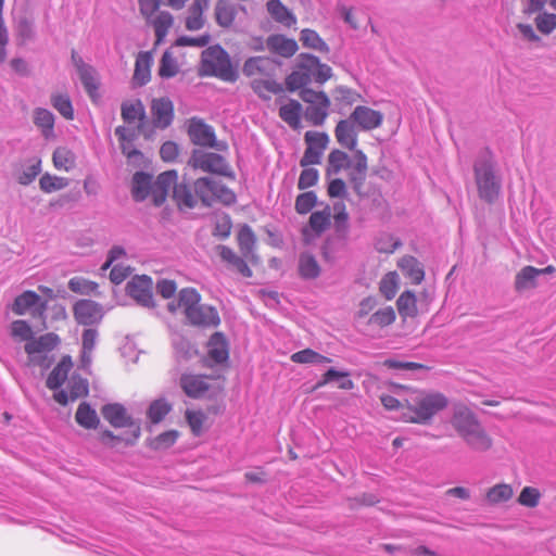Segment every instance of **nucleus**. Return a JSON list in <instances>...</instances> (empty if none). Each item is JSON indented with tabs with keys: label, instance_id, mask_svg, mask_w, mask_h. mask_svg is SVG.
Listing matches in <instances>:
<instances>
[{
	"label": "nucleus",
	"instance_id": "obj_1",
	"mask_svg": "<svg viewBox=\"0 0 556 556\" xmlns=\"http://www.w3.org/2000/svg\"><path fill=\"white\" fill-rule=\"evenodd\" d=\"M450 425L472 452L486 453L493 447V439L482 426L478 416L464 403H455Z\"/></svg>",
	"mask_w": 556,
	"mask_h": 556
},
{
	"label": "nucleus",
	"instance_id": "obj_2",
	"mask_svg": "<svg viewBox=\"0 0 556 556\" xmlns=\"http://www.w3.org/2000/svg\"><path fill=\"white\" fill-rule=\"evenodd\" d=\"M409 392L410 399L402 413L405 422L428 425L433 417L448 406V399L439 391L401 387Z\"/></svg>",
	"mask_w": 556,
	"mask_h": 556
},
{
	"label": "nucleus",
	"instance_id": "obj_3",
	"mask_svg": "<svg viewBox=\"0 0 556 556\" xmlns=\"http://www.w3.org/2000/svg\"><path fill=\"white\" fill-rule=\"evenodd\" d=\"M167 307L170 313L182 311L188 323L195 327L213 328L220 324L217 309L201 303V295L193 288L181 289L177 301L169 302Z\"/></svg>",
	"mask_w": 556,
	"mask_h": 556
},
{
	"label": "nucleus",
	"instance_id": "obj_4",
	"mask_svg": "<svg viewBox=\"0 0 556 556\" xmlns=\"http://www.w3.org/2000/svg\"><path fill=\"white\" fill-rule=\"evenodd\" d=\"M478 194L486 203H494L501 193V179L495 175L493 155L489 149L482 151L473 165Z\"/></svg>",
	"mask_w": 556,
	"mask_h": 556
},
{
	"label": "nucleus",
	"instance_id": "obj_5",
	"mask_svg": "<svg viewBox=\"0 0 556 556\" xmlns=\"http://www.w3.org/2000/svg\"><path fill=\"white\" fill-rule=\"evenodd\" d=\"M200 76H215L225 81H235L237 73L233 70L229 55L219 46L205 49L201 55Z\"/></svg>",
	"mask_w": 556,
	"mask_h": 556
},
{
	"label": "nucleus",
	"instance_id": "obj_6",
	"mask_svg": "<svg viewBox=\"0 0 556 556\" xmlns=\"http://www.w3.org/2000/svg\"><path fill=\"white\" fill-rule=\"evenodd\" d=\"M60 342L61 340L59 336L53 332H48L38 338L28 340L24 346L28 356V365L48 368L51 364L49 354L60 344Z\"/></svg>",
	"mask_w": 556,
	"mask_h": 556
},
{
	"label": "nucleus",
	"instance_id": "obj_7",
	"mask_svg": "<svg viewBox=\"0 0 556 556\" xmlns=\"http://www.w3.org/2000/svg\"><path fill=\"white\" fill-rule=\"evenodd\" d=\"M101 414L112 427L129 429V435L124 440V444L134 445L137 442L141 434L140 425L132 419L122 404H106L102 406Z\"/></svg>",
	"mask_w": 556,
	"mask_h": 556
},
{
	"label": "nucleus",
	"instance_id": "obj_8",
	"mask_svg": "<svg viewBox=\"0 0 556 556\" xmlns=\"http://www.w3.org/2000/svg\"><path fill=\"white\" fill-rule=\"evenodd\" d=\"M194 192L201 202L211 206L214 203L230 205L236 202L233 191L210 178H199L194 181Z\"/></svg>",
	"mask_w": 556,
	"mask_h": 556
},
{
	"label": "nucleus",
	"instance_id": "obj_9",
	"mask_svg": "<svg viewBox=\"0 0 556 556\" xmlns=\"http://www.w3.org/2000/svg\"><path fill=\"white\" fill-rule=\"evenodd\" d=\"M300 98L307 104L304 116L314 126H321L329 114L330 99L323 91L305 88L300 91Z\"/></svg>",
	"mask_w": 556,
	"mask_h": 556
},
{
	"label": "nucleus",
	"instance_id": "obj_10",
	"mask_svg": "<svg viewBox=\"0 0 556 556\" xmlns=\"http://www.w3.org/2000/svg\"><path fill=\"white\" fill-rule=\"evenodd\" d=\"M306 149L300 161L302 167L317 165L321 162L324 152L329 143V136L323 131L308 130L304 135Z\"/></svg>",
	"mask_w": 556,
	"mask_h": 556
},
{
	"label": "nucleus",
	"instance_id": "obj_11",
	"mask_svg": "<svg viewBox=\"0 0 556 556\" xmlns=\"http://www.w3.org/2000/svg\"><path fill=\"white\" fill-rule=\"evenodd\" d=\"M189 165L195 169H201L207 173L226 174L227 163L225 159L213 152H204L201 150L193 151Z\"/></svg>",
	"mask_w": 556,
	"mask_h": 556
},
{
	"label": "nucleus",
	"instance_id": "obj_12",
	"mask_svg": "<svg viewBox=\"0 0 556 556\" xmlns=\"http://www.w3.org/2000/svg\"><path fill=\"white\" fill-rule=\"evenodd\" d=\"M214 378L195 374H184L179 379V384L185 394L192 399H200L208 394L214 389L211 383Z\"/></svg>",
	"mask_w": 556,
	"mask_h": 556
},
{
	"label": "nucleus",
	"instance_id": "obj_13",
	"mask_svg": "<svg viewBox=\"0 0 556 556\" xmlns=\"http://www.w3.org/2000/svg\"><path fill=\"white\" fill-rule=\"evenodd\" d=\"M127 293L143 306L153 305V282L146 275L136 276L127 283Z\"/></svg>",
	"mask_w": 556,
	"mask_h": 556
},
{
	"label": "nucleus",
	"instance_id": "obj_14",
	"mask_svg": "<svg viewBox=\"0 0 556 556\" xmlns=\"http://www.w3.org/2000/svg\"><path fill=\"white\" fill-rule=\"evenodd\" d=\"M76 321L84 326H91L101 321L102 307L91 300H79L73 308Z\"/></svg>",
	"mask_w": 556,
	"mask_h": 556
},
{
	"label": "nucleus",
	"instance_id": "obj_15",
	"mask_svg": "<svg viewBox=\"0 0 556 556\" xmlns=\"http://www.w3.org/2000/svg\"><path fill=\"white\" fill-rule=\"evenodd\" d=\"M88 394V382L78 375H73L67 382V390H60L53 394V399L60 405H67L70 401L74 402Z\"/></svg>",
	"mask_w": 556,
	"mask_h": 556
},
{
	"label": "nucleus",
	"instance_id": "obj_16",
	"mask_svg": "<svg viewBox=\"0 0 556 556\" xmlns=\"http://www.w3.org/2000/svg\"><path fill=\"white\" fill-rule=\"evenodd\" d=\"M177 181V173L175 170H167L159 175L156 181L150 187V194L154 205H162L173 186Z\"/></svg>",
	"mask_w": 556,
	"mask_h": 556
},
{
	"label": "nucleus",
	"instance_id": "obj_17",
	"mask_svg": "<svg viewBox=\"0 0 556 556\" xmlns=\"http://www.w3.org/2000/svg\"><path fill=\"white\" fill-rule=\"evenodd\" d=\"M276 64L275 62L265 56H254L250 58L244 62L242 72L243 74L251 78V80H255L257 78H263L265 76H270L275 73Z\"/></svg>",
	"mask_w": 556,
	"mask_h": 556
},
{
	"label": "nucleus",
	"instance_id": "obj_18",
	"mask_svg": "<svg viewBox=\"0 0 556 556\" xmlns=\"http://www.w3.org/2000/svg\"><path fill=\"white\" fill-rule=\"evenodd\" d=\"M299 66L311 72L312 79L318 84H324L332 75V70L330 66L327 64H321L318 58L311 54L302 53L299 56Z\"/></svg>",
	"mask_w": 556,
	"mask_h": 556
},
{
	"label": "nucleus",
	"instance_id": "obj_19",
	"mask_svg": "<svg viewBox=\"0 0 556 556\" xmlns=\"http://www.w3.org/2000/svg\"><path fill=\"white\" fill-rule=\"evenodd\" d=\"M72 59L78 72L79 78L91 99L98 98L99 81L93 67L87 65L81 58L73 53Z\"/></svg>",
	"mask_w": 556,
	"mask_h": 556
},
{
	"label": "nucleus",
	"instance_id": "obj_20",
	"mask_svg": "<svg viewBox=\"0 0 556 556\" xmlns=\"http://www.w3.org/2000/svg\"><path fill=\"white\" fill-rule=\"evenodd\" d=\"M191 141L197 146L215 148V134L211 126L199 119H191L188 129Z\"/></svg>",
	"mask_w": 556,
	"mask_h": 556
},
{
	"label": "nucleus",
	"instance_id": "obj_21",
	"mask_svg": "<svg viewBox=\"0 0 556 556\" xmlns=\"http://www.w3.org/2000/svg\"><path fill=\"white\" fill-rule=\"evenodd\" d=\"M364 130H371L379 127L382 123L383 115L368 106H356L350 117Z\"/></svg>",
	"mask_w": 556,
	"mask_h": 556
},
{
	"label": "nucleus",
	"instance_id": "obj_22",
	"mask_svg": "<svg viewBox=\"0 0 556 556\" xmlns=\"http://www.w3.org/2000/svg\"><path fill=\"white\" fill-rule=\"evenodd\" d=\"M331 223V210L326 206L323 211L312 213L309 217L308 227L303 229V237L306 242L312 240V232L315 236H320L326 229L329 228Z\"/></svg>",
	"mask_w": 556,
	"mask_h": 556
},
{
	"label": "nucleus",
	"instance_id": "obj_23",
	"mask_svg": "<svg viewBox=\"0 0 556 556\" xmlns=\"http://www.w3.org/2000/svg\"><path fill=\"white\" fill-rule=\"evenodd\" d=\"M155 127L166 128L174 118V105L167 98L154 99L151 105Z\"/></svg>",
	"mask_w": 556,
	"mask_h": 556
},
{
	"label": "nucleus",
	"instance_id": "obj_24",
	"mask_svg": "<svg viewBox=\"0 0 556 556\" xmlns=\"http://www.w3.org/2000/svg\"><path fill=\"white\" fill-rule=\"evenodd\" d=\"M396 319L395 311L392 306L378 307L365 320V327L370 331H379L391 326Z\"/></svg>",
	"mask_w": 556,
	"mask_h": 556
},
{
	"label": "nucleus",
	"instance_id": "obj_25",
	"mask_svg": "<svg viewBox=\"0 0 556 556\" xmlns=\"http://www.w3.org/2000/svg\"><path fill=\"white\" fill-rule=\"evenodd\" d=\"M238 15V8L230 0H217L214 8V17L218 26L230 28Z\"/></svg>",
	"mask_w": 556,
	"mask_h": 556
},
{
	"label": "nucleus",
	"instance_id": "obj_26",
	"mask_svg": "<svg viewBox=\"0 0 556 556\" xmlns=\"http://www.w3.org/2000/svg\"><path fill=\"white\" fill-rule=\"evenodd\" d=\"M515 491L511 484L501 482L485 490L484 502L490 506H496L509 502Z\"/></svg>",
	"mask_w": 556,
	"mask_h": 556
},
{
	"label": "nucleus",
	"instance_id": "obj_27",
	"mask_svg": "<svg viewBox=\"0 0 556 556\" xmlns=\"http://www.w3.org/2000/svg\"><path fill=\"white\" fill-rule=\"evenodd\" d=\"M152 62L153 59L150 52L138 53L132 75L134 85L141 87L150 81Z\"/></svg>",
	"mask_w": 556,
	"mask_h": 556
},
{
	"label": "nucleus",
	"instance_id": "obj_28",
	"mask_svg": "<svg viewBox=\"0 0 556 556\" xmlns=\"http://www.w3.org/2000/svg\"><path fill=\"white\" fill-rule=\"evenodd\" d=\"M72 368L73 362L71 356H63L58 365L49 374L46 382L47 387L50 390H58L67 379Z\"/></svg>",
	"mask_w": 556,
	"mask_h": 556
},
{
	"label": "nucleus",
	"instance_id": "obj_29",
	"mask_svg": "<svg viewBox=\"0 0 556 556\" xmlns=\"http://www.w3.org/2000/svg\"><path fill=\"white\" fill-rule=\"evenodd\" d=\"M207 354L217 364L227 362L229 357L228 342L222 332H215L210 338Z\"/></svg>",
	"mask_w": 556,
	"mask_h": 556
},
{
	"label": "nucleus",
	"instance_id": "obj_30",
	"mask_svg": "<svg viewBox=\"0 0 556 556\" xmlns=\"http://www.w3.org/2000/svg\"><path fill=\"white\" fill-rule=\"evenodd\" d=\"M268 49L283 58H290L298 51V43L294 39L282 35H273L267 39Z\"/></svg>",
	"mask_w": 556,
	"mask_h": 556
},
{
	"label": "nucleus",
	"instance_id": "obj_31",
	"mask_svg": "<svg viewBox=\"0 0 556 556\" xmlns=\"http://www.w3.org/2000/svg\"><path fill=\"white\" fill-rule=\"evenodd\" d=\"M115 135L118 137L122 152L127 156V159L131 160L142 156L141 152L134 148V141L137 137L135 129L118 126L115 129Z\"/></svg>",
	"mask_w": 556,
	"mask_h": 556
},
{
	"label": "nucleus",
	"instance_id": "obj_32",
	"mask_svg": "<svg viewBox=\"0 0 556 556\" xmlns=\"http://www.w3.org/2000/svg\"><path fill=\"white\" fill-rule=\"evenodd\" d=\"M331 381H337L338 388L341 390H352L355 387L353 380L350 378V372L330 368L321 376V379L314 386L313 390L323 388Z\"/></svg>",
	"mask_w": 556,
	"mask_h": 556
},
{
	"label": "nucleus",
	"instance_id": "obj_33",
	"mask_svg": "<svg viewBox=\"0 0 556 556\" xmlns=\"http://www.w3.org/2000/svg\"><path fill=\"white\" fill-rule=\"evenodd\" d=\"M337 141L349 150H354L357 144V134L353 124L348 119L340 121L334 129Z\"/></svg>",
	"mask_w": 556,
	"mask_h": 556
},
{
	"label": "nucleus",
	"instance_id": "obj_34",
	"mask_svg": "<svg viewBox=\"0 0 556 556\" xmlns=\"http://www.w3.org/2000/svg\"><path fill=\"white\" fill-rule=\"evenodd\" d=\"M397 266L402 273L415 285H419L425 278V271L418 260L410 255L403 256Z\"/></svg>",
	"mask_w": 556,
	"mask_h": 556
},
{
	"label": "nucleus",
	"instance_id": "obj_35",
	"mask_svg": "<svg viewBox=\"0 0 556 556\" xmlns=\"http://www.w3.org/2000/svg\"><path fill=\"white\" fill-rule=\"evenodd\" d=\"M237 239L240 252L243 255V257L252 263H257L258 258L254 254V245L256 242V238L252 229L247 225L243 226L239 230Z\"/></svg>",
	"mask_w": 556,
	"mask_h": 556
},
{
	"label": "nucleus",
	"instance_id": "obj_36",
	"mask_svg": "<svg viewBox=\"0 0 556 556\" xmlns=\"http://www.w3.org/2000/svg\"><path fill=\"white\" fill-rule=\"evenodd\" d=\"M251 88L260 98L265 100L269 99L271 94L280 93L283 90L282 86L275 80L274 74L251 80Z\"/></svg>",
	"mask_w": 556,
	"mask_h": 556
},
{
	"label": "nucleus",
	"instance_id": "obj_37",
	"mask_svg": "<svg viewBox=\"0 0 556 556\" xmlns=\"http://www.w3.org/2000/svg\"><path fill=\"white\" fill-rule=\"evenodd\" d=\"M301 113L302 105L296 100H289L279 109V117L293 129L301 127Z\"/></svg>",
	"mask_w": 556,
	"mask_h": 556
},
{
	"label": "nucleus",
	"instance_id": "obj_38",
	"mask_svg": "<svg viewBox=\"0 0 556 556\" xmlns=\"http://www.w3.org/2000/svg\"><path fill=\"white\" fill-rule=\"evenodd\" d=\"M75 420L80 427L87 430L97 429L100 424L97 412L86 402H81L78 405Z\"/></svg>",
	"mask_w": 556,
	"mask_h": 556
},
{
	"label": "nucleus",
	"instance_id": "obj_39",
	"mask_svg": "<svg viewBox=\"0 0 556 556\" xmlns=\"http://www.w3.org/2000/svg\"><path fill=\"white\" fill-rule=\"evenodd\" d=\"M368 169L367 156L363 151L357 150L354 153V163L352 165V172L350 174L351 181L354 184V188L358 190L366 178Z\"/></svg>",
	"mask_w": 556,
	"mask_h": 556
},
{
	"label": "nucleus",
	"instance_id": "obj_40",
	"mask_svg": "<svg viewBox=\"0 0 556 556\" xmlns=\"http://www.w3.org/2000/svg\"><path fill=\"white\" fill-rule=\"evenodd\" d=\"M539 277L538 268L533 266H525L515 277V289L522 292L536 287V278Z\"/></svg>",
	"mask_w": 556,
	"mask_h": 556
},
{
	"label": "nucleus",
	"instance_id": "obj_41",
	"mask_svg": "<svg viewBox=\"0 0 556 556\" xmlns=\"http://www.w3.org/2000/svg\"><path fill=\"white\" fill-rule=\"evenodd\" d=\"M219 255L223 261H225L228 265H230L233 269H236L243 277L249 278L252 276V270L248 266L245 260L238 256L230 248L220 247Z\"/></svg>",
	"mask_w": 556,
	"mask_h": 556
},
{
	"label": "nucleus",
	"instance_id": "obj_42",
	"mask_svg": "<svg viewBox=\"0 0 556 556\" xmlns=\"http://www.w3.org/2000/svg\"><path fill=\"white\" fill-rule=\"evenodd\" d=\"M396 307L401 317L414 318L418 315L417 299L414 292L404 291L396 301Z\"/></svg>",
	"mask_w": 556,
	"mask_h": 556
},
{
	"label": "nucleus",
	"instance_id": "obj_43",
	"mask_svg": "<svg viewBox=\"0 0 556 556\" xmlns=\"http://www.w3.org/2000/svg\"><path fill=\"white\" fill-rule=\"evenodd\" d=\"M147 22L153 26L156 43H160L163 41L168 30L173 26L174 17L169 12L162 11L155 17H151V20Z\"/></svg>",
	"mask_w": 556,
	"mask_h": 556
},
{
	"label": "nucleus",
	"instance_id": "obj_44",
	"mask_svg": "<svg viewBox=\"0 0 556 556\" xmlns=\"http://www.w3.org/2000/svg\"><path fill=\"white\" fill-rule=\"evenodd\" d=\"M122 117L127 124H137L141 128V122L144 118V108L140 101L125 102L122 105Z\"/></svg>",
	"mask_w": 556,
	"mask_h": 556
},
{
	"label": "nucleus",
	"instance_id": "obj_45",
	"mask_svg": "<svg viewBox=\"0 0 556 556\" xmlns=\"http://www.w3.org/2000/svg\"><path fill=\"white\" fill-rule=\"evenodd\" d=\"M207 8H202L200 5L191 4L188 8L187 15L185 17V27L187 30L197 31L204 27L205 25V11Z\"/></svg>",
	"mask_w": 556,
	"mask_h": 556
},
{
	"label": "nucleus",
	"instance_id": "obj_46",
	"mask_svg": "<svg viewBox=\"0 0 556 556\" xmlns=\"http://www.w3.org/2000/svg\"><path fill=\"white\" fill-rule=\"evenodd\" d=\"M173 199L179 208H192L197 203L191 189L186 184H177V181L173 186Z\"/></svg>",
	"mask_w": 556,
	"mask_h": 556
},
{
	"label": "nucleus",
	"instance_id": "obj_47",
	"mask_svg": "<svg viewBox=\"0 0 556 556\" xmlns=\"http://www.w3.org/2000/svg\"><path fill=\"white\" fill-rule=\"evenodd\" d=\"M151 176L142 172H138L132 177L131 193L136 201H142L150 194Z\"/></svg>",
	"mask_w": 556,
	"mask_h": 556
},
{
	"label": "nucleus",
	"instance_id": "obj_48",
	"mask_svg": "<svg viewBox=\"0 0 556 556\" xmlns=\"http://www.w3.org/2000/svg\"><path fill=\"white\" fill-rule=\"evenodd\" d=\"M34 123L40 128L46 138L53 135L54 116L50 111L41 108L36 109L34 111Z\"/></svg>",
	"mask_w": 556,
	"mask_h": 556
},
{
	"label": "nucleus",
	"instance_id": "obj_49",
	"mask_svg": "<svg viewBox=\"0 0 556 556\" xmlns=\"http://www.w3.org/2000/svg\"><path fill=\"white\" fill-rule=\"evenodd\" d=\"M40 296L35 291H24L15 298L12 311L16 315H24L30 307L37 305Z\"/></svg>",
	"mask_w": 556,
	"mask_h": 556
},
{
	"label": "nucleus",
	"instance_id": "obj_50",
	"mask_svg": "<svg viewBox=\"0 0 556 556\" xmlns=\"http://www.w3.org/2000/svg\"><path fill=\"white\" fill-rule=\"evenodd\" d=\"M267 10L274 20L286 26H291L295 23V17L279 0H269L267 2Z\"/></svg>",
	"mask_w": 556,
	"mask_h": 556
},
{
	"label": "nucleus",
	"instance_id": "obj_51",
	"mask_svg": "<svg viewBox=\"0 0 556 556\" xmlns=\"http://www.w3.org/2000/svg\"><path fill=\"white\" fill-rule=\"evenodd\" d=\"M312 81V75L311 72L307 70L301 68L298 65V70L293 71L287 78H286V86L287 89L290 91H295L299 89H305V87Z\"/></svg>",
	"mask_w": 556,
	"mask_h": 556
},
{
	"label": "nucleus",
	"instance_id": "obj_52",
	"mask_svg": "<svg viewBox=\"0 0 556 556\" xmlns=\"http://www.w3.org/2000/svg\"><path fill=\"white\" fill-rule=\"evenodd\" d=\"M350 166L349 155L341 150H332L328 155L327 175H337Z\"/></svg>",
	"mask_w": 556,
	"mask_h": 556
},
{
	"label": "nucleus",
	"instance_id": "obj_53",
	"mask_svg": "<svg viewBox=\"0 0 556 556\" xmlns=\"http://www.w3.org/2000/svg\"><path fill=\"white\" fill-rule=\"evenodd\" d=\"M291 361L296 364H324L330 363L331 359L324 356L312 349H304L291 355Z\"/></svg>",
	"mask_w": 556,
	"mask_h": 556
},
{
	"label": "nucleus",
	"instance_id": "obj_54",
	"mask_svg": "<svg viewBox=\"0 0 556 556\" xmlns=\"http://www.w3.org/2000/svg\"><path fill=\"white\" fill-rule=\"evenodd\" d=\"M52 161L56 169L68 172L75 165V155L66 148H58L53 152Z\"/></svg>",
	"mask_w": 556,
	"mask_h": 556
},
{
	"label": "nucleus",
	"instance_id": "obj_55",
	"mask_svg": "<svg viewBox=\"0 0 556 556\" xmlns=\"http://www.w3.org/2000/svg\"><path fill=\"white\" fill-rule=\"evenodd\" d=\"M399 275L395 271H389L380 280L379 291L387 300H392L399 290Z\"/></svg>",
	"mask_w": 556,
	"mask_h": 556
},
{
	"label": "nucleus",
	"instance_id": "obj_56",
	"mask_svg": "<svg viewBox=\"0 0 556 556\" xmlns=\"http://www.w3.org/2000/svg\"><path fill=\"white\" fill-rule=\"evenodd\" d=\"M172 410V405L165 399L153 401L148 409V417L152 424H159Z\"/></svg>",
	"mask_w": 556,
	"mask_h": 556
},
{
	"label": "nucleus",
	"instance_id": "obj_57",
	"mask_svg": "<svg viewBox=\"0 0 556 556\" xmlns=\"http://www.w3.org/2000/svg\"><path fill=\"white\" fill-rule=\"evenodd\" d=\"M51 104L65 119L72 121L74 118V110L68 94H52Z\"/></svg>",
	"mask_w": 556,
	"mask_h": 556
},
{
	"label": "nucleus",
	"instance_id": "obj_58",
	"mask_svg": "<svg viewBox=\"0 0 556 556\" xmlns=\"http://www.w3.org/2000/svg\"><path fill=\"white\" fill-rule=\"evenodd\" d=\"M186 420L193 435L199 437L204 431L206 415L202 410L187 409L185 413Z\"/></svg>",
	"mask_w": 556,
	"mask_h": 556
},
{
	"label": "nucleus",
	"instance_id": "obj_59",
	"mask_svg": "<svg viewBox=\"0 0 556 556\" xmlns=\"http://www.w3.org/2000/svg\"><path fill=\"white\" fill-rule=\"evenodd\" d=\"M67 185H68L67 178L52 176L50 174H45L39 179L40 189L47 193L61 190V189L67 187Z\"/></svg>",
	"mask_w": 556,
	"mask_h": 556
},
{
	"label": "nucleus",
	"instance_id": "obj_60",
	"mask_svg": "<svg viewBox=\"0 0 556 556\" xmlns=\"http://www.w3.org/2000/svg\"><path fill=\"white\" fill-rule=\"evenodd\" d=\"M98 339V331L96 329H86L83 333V349H81V361L84 364H88L91 358V353L96 346Z\"/></svg>",
	"mask_w": 556,
	"mask_h": 556
},
{
	"label": "nucleus",
	"instance_id": "obj_61",
	"mask_svg": "<svg viewBox=\"0 0 556 556\" xmlns=\"http://www.w3.org/2000/svg\"><path fill=\"white\" fill-rule=\"evenodd\" d=\"M541 500V492L539 489L533 486H525L517 498V502L519 505L528 507V508H534L539 505Z\"/></svg>",
	"mask_w": 556,
	"mask_h": 556
},
{
	"label": "nucleus",
	"instance_id": "obj_62",
	"mask_svg": "<svg viewBox=\"0 0 556 556\" xmlns=\"http://www.w3.org/2000/svg\"><path fill=\"white\" fill-rule=\"evenodd\" d=\"M11 336L15 340L25 341L27 343L28 340L34 338V332L26 320L17 319L11 324Z\"/></svg>",
	"mask_w": 556,
	"mask_h": 556
},
{
	"label": "nucleus",
	"instance_id": "obj_63",
	"mask_svg": "<svg viewBox=\"0 0 556 556\" xmlns=\"http://www.w3.org/2000/svg\"><path fill=\"white\" fill-rule=\"evenodd\" d=\"M378 308V301L375 296H367L363 299L358 305V311L355 314V319L365 325V320Z\"/></svg>",
	"mask_w": 556,
	"mask_h": 556
},
{
	"label": "nucleus",
	"instance_id": "obj_64",
	"mask_svg": "<svg viewBox=\"0 0 556 556\" xmlns=\"http://www.w3.org/2000/svg\"><path fill=\"white\" fill-rule=\"evenodd\" d=\"M300 39L303 46L306 48L315 49L318 51H328V46L315 30L303 29Z\"/></svg>",
	"mask_w": 556,
	"mask_h": 556
}]
</instances>
